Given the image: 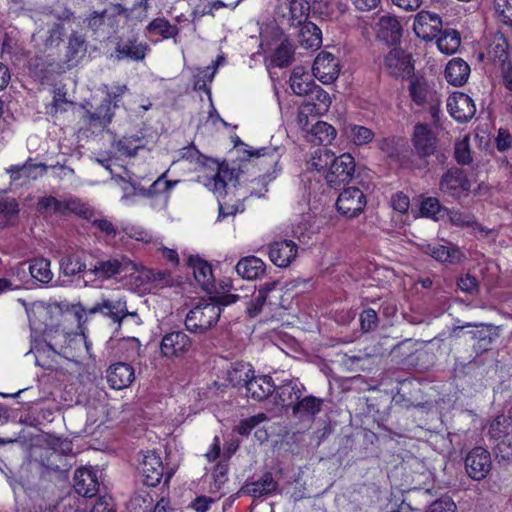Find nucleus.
I'll return each mask as SVG.
<instances>
[{
    "mask_svg": "<svg viewBox=\"0 0 512 512\" xmlns=\"http://www.w3.org/2000/svg\"><path fill=\"white\" fill-rule=\"evenodd\" d=\"M267 298L261 293H257L248 303H247V313L251 318L256 317L263 309L264 304L266 303Z\"/></svg>",
    "mask_w": 512,
    "mask_h": 512,
    "instance_id": "61",
    "label": "nucleus"
},
{
    "mask_svg": "<svg viewBox=\"0 0 512 512\" xmlns=\"http://www.w3.org/2000/svg\"><path fill=\"white\" fill-rule=\"evenodd\" d=\"M455 510V503L450 498L446 497L435 501L431 505L429 512H455Z\"/></svg>",
    "mask_w": 512,
    "mask_h": 512,
    "instance_id": "64",
    "label": "nucleus"
},
{
    "mask_svg": "<svg viewBox=\"0 0 512 512\" xmlns=\"http://www.w3.org/2000/svg\"><path fill=\"white\" fill-rule=\"evenodd\" d=\"M449 220L450 222L457 227H470L474 224L475 217L470 213L460 212V211H450L449 212Z\"/></svg>",
    "mask_w": 512,
    "mask_h": 512,
    "instance_id": "55",
    "label": "nucleus"
},
{
    "mask_svg": "<svg viewBox=\"0 0 512 512\" xmlns=\"http://www.w3.org/2000/svg\"><path fill=\"white\" fill-rule=\"evenodd\" d=\"M306 390L305 386L297 378L286 379L276 386L274 391L277 403L283 407L293 406Z\"/></svg>",
    "mask_w": 512,
    "mask_h": 512,
    "instance_id": "18",
    "label": "nucleus"
},
{
    "mask_svg": "<svg viewBox=\"0 0 512 512\" xmlns=\"http://www.w3.org/2000/svg\"><path fill=\"white\" fill-rule=\"evenodd\" d=\"M254 373L250 365L241 364L228 371V380L235 387L243 385L246 388Z\"/></svg>",
    "mask_w": 512,
    "mask_h": 512,
    "instance_id": "41",
    "label": "nucleus"
},
{
    "mask_svg": "<svg viewBox=\"0 0 512 512\" xmlns=\"http://www.w3.org/2000/svg\"><path fill=\"white\" fill-rule=\"evenodd\" d=\"M130 266L134 268L135 265L126 257L100 259L90 265L87 274L100 280H107L127 271Z\"/></svg>",
    "mask_w": 512,
    "mask_h": 512,
    "instance_id": "12",
    "label": "nucleus"
},
{
    "mask_svg": "<svg viewBox=\"0 0 512 512\" xmlns=\"http://www.w3.org/2000/svg\"><path fill=\"white\" fill-rule=\"evenodd\" d=\"M441 210L440 202L437 198L428 197L422 201L420 211L425 217L437 219V214Z\"/></svg>",
    "mask_w": 512,
    "mask_h": 512,
    "instance_id": "54",
    "label": "nucleus"
},
{
    "mask_svg": "<svg viewBox=\"0 0 512 512\" xmlns=\"http://www.w3.org/2000/svg\"><path fill=\"white\" fill-rule=\"evenodd\" d=\"M295 48L288 39H283L275 48L271 57V64L275 67L283 68L292 64L294 60Z\"/></svg>",
    "mask_w": 512,
    "mask_h": 512,
    "instance_id": "35",
    "label": "nucleus"
},
{
    "mask_svg": "<svg viewBox=\"0 0 512 512\" xmlns=\"http://www.w3.org/2000/svg\"><path fill=\"white\" fill-rule=\"evenodd\" d=\"M497 19L505 25H512V0H494Z\"/></svg>",
    "mask_w": 512,
    "mask_h": 512,
    "instance_id": "48",
    "label": "nucleus"
},
{
    "mask_svg": "<svg viewBox=\"0 0 512 512\" xmlns=\"http://www.w3.org/2000/svg\"><path fill=\"white\" fill-rule=\"evenodd\" d=\"M235 269L242 278L252 280L264 275L266 265L258 257L247 256L238 261Z\"/></svg>",
    "mask_w": 512,
    "mask_h": 512,
    "instance_id": "31",
    "label": "nucleus"
},
{
    "mask_svg": "<svg viewBox=\"0 0 512 512\" xmlns=\"http://www.w3.org/2000/svg\"><path fill=\"white\" fill-rule=\"evenodd\" d=\"M251 156H255L258 159L263 158L260 164L267 163L274 167V170L278 166L281 154L278 147H262L253 152H250Z\"/></svg>",
    "mask_w": 512,
    "mask_h": 512,
    "instance_id": "46",
    "label": "nucleus"
},
{
    "mask_svg": "<svg viewBox=\"0 0 512 512\" xmlns=\"http://www.w3.org/2000/svg\"><path fill=\"white\" fill-rule=\"evenodd\" d=\"M477 329L476 330H472L470 331L469 333L471 334V337L473 339H476L478 340L479 342V347L483 350H487L488 349V346L491 344L492 342V333H491V329H492V325H483L481 324L480 326L478 325H474Z\"/></svg>",
    "mask_w": 512,
    "mask_h": 512,
    "instance_id": "51",
    "label": "nucleus"
},
{
    "mask_svg": "<svg viewBox=\"0 0 512 512\" xmlns=\"http://www.w3.org/2000/svg\"><path fill=\"white\" fill-rule=\"evenodd\" d=\"M19 214V204L13 197H0V218L6 222L16 219Z\"/></svg>",
    "mask_w": 512,
    "mask_h": 512,
    "instance_id": "45",
    "label": "nucleus"
},
{
    "mask_svg": "<svg viewBox=\"0 0 512 512\" xmlns=\"http://www.w3.org/2000/svg\"><path fill=\"white\" fill-rule=\"evenodd\" d=\"M189 267L193 270V275L197 283L206 291L213 287L214 277L211 265L199 258L190 256L188 259Z\"/></svg>",
    "mask_w": 512,
    "mask_h": 512,
    "instance_id": "25",
    "label": "nucleus"
},
{
    "mask_svg": "<svg viewBox=\"0 0 512 512\" xmlns=\"http://www.w3.org/2000/svg\"><path fill=\"white\" fill-rule=\"evenodd\" d=\"M414 32H457L455 29L442 30V21L439 15L429 11L419 12L413 23Z\"/></svg>",
    "mask_w": 512,
    "mask_h": 512,
    "instance_id": "27",
    "label": "nucleus"
},
{
    "mask_svg": "<svg viewBox=\"0 0 512 512\" xmlns=\"http://www.w3.org/2000/svg\"><path fill=\"white\" fill-rule=\"evenodd\" d=\"M278 489V482L271 472H265L259 479L246 483L244 490L253 498L269 496Z\"/></svg>",
    "mask_w": 512,
    "mask_h": 512,
    "instance_id": "23",
    "label": "nucleus"
},
{
    "mask_svg": "<svg viewBox=\"0 0 512 512\" xmlns=\"http://www.w3.org/2000/svg\"><path fill=\"white\" fill-rule=\"evenodd\" d=\"M47 168L46 164L36 163L32 158H28L22 165L7 168L6 173L9 174L11 184L22 186L44 176Z\"/></svg>",
    "mask_w": 512,
    "mask_h": 512,
    "instance_id": "10",
    "label": "nucleus"
},
{
    "mask_svg": "<svg viewBox=\"0 0 512 512\" xmlns=\"http://www.w3.org/2000/svg\"><path fill=\"white\" fill-rule=\"evenodd\" d=\"M377 313L373 309H366L360 315L361 329L364 332H369L377 327Z\"/></svg>",
    "mask_w": 512,
    "mask_h": 512,
    "instance_id": "58",
    "label": "nucleus"
},
{
    "mask_svg": "<svg viewBox=\"0 0 512 512\" xmlns=\"http://www.w3.org/2000/svg\"><path fill=\"white\" fill-rule=\"evenodd\" d=\"M120 15L128 17V9L123 7L121 4H111L100 13L94 12L88 18V27L92 30H97L101 28L106 21H108L109 25L112 27L114 18Z\"/></svg>",
    "mask_w": 512,
    "mask_h": 512,
    "instance_id": "32",
    "label": "nucleus"
},
{
    "mask_svg": "<svg viewBox=\"0 0 512 512\" xmlns=\"http://www.w3.org/2000/svg\"><path fill=\"white\" fill-rule=\"evenodd\" d=\"M191 344V339L184 332L175 331L162 338L160 349L165 357H179L189 351Z\"/></svg>",
    "mask_w": 512,
    "mask_h": 512,
    "instance_id": "16",
    "label": "nucleus"
},
{
    "mask_svg": "<svg viewBox=\"0 0 512 512\" xmlns=\"http://www.w3.org/2000/svg\"><path fill=\"white\" fill-rule=\"evenodd\" d=\"M412 145L419 163L412 164L414 168H425L428 165L427 158L436 152L438 139L429 125L417 123L412 134Z\"/></svg>",
    "mask_w": 512,
    "mask_h": 512,
    "instance_id": "4",
    "label": "nucleus"
},
{
    "mask_svg": "<svg viewBox=\"0 0 512 512\" xmlns=\"http://www.w3.org/2000/svg\"><path fill=\"white\" fill-rule=\"evenodd\" d=\"M414 352V343L411 339H406L397 343L391 350V353L402 359L410 357Z\"/></svg>",
    "mask_w": 512,
    "mask_h": 512,
    "instance_id": "59",
    "label": "nucleus"
},
{
    "mask_svg": "<svg viewBox=\"0 0 512 512\" xmlns=\"http://www.w3.org/2000/svg\"><path fill=\"white\" fill-rule=\"evenodd\" d=\"M345 132L348 138L358 146L365 145L374 138V132L361 125L350 124L346 127Z\"/></svg>",
    "mask_w": 512,
    "mask_h": 512,
    "instance_id": "39",
    "label": "nucleus"
},
{
    "mask_svg": "<svg viewBox=\"0 0 512 512\" xmlns=\"http://www.w3.org/2000/svg\"><path fill=\"white\" fill-rule=\"evenodd\" d=\"M470 75V67L461 58H453L445 68V78L448 83L455 87L463 86Z\"/></svg>",
    "mask_w": 512,
    "mask_h": 512,
    "instance_id": "26",
    "label": "nucleus"
},
{
    "mask_svg": "<svg viewBox=\"0 0 512 512\" xmlns=\"http://www.w3.org/2000/svg\"><path fill=\"white\" fill-rule=\"evenodd\" d=\"M74 489L83 497H93L99 490L96 472L91 468H79L74 474Z\"/></svg>",
    "mask_w": 512,
    "mask_h": 512,
    "instance_id": "20",
    "label": "nucleus"
},
{
    "mask_svg": "<svg viewBox=\"0 0 512 512\" xmlns=\"http://www.w3.org/2000/svg\"><path fill=\"white\" fill-rule=\"evenodd\" d=\"M90 512H116L112 497L108 495L101 496Z\"/></svg>",
    "mask_w": 512,
    "mask_h": 512,
    "instance_id": "63",
    "label": "nucleus"
},
{
    "mask_svg": "<svg viewBox=\"0 0 512 512\" xmlns=\"http://www.w3.org/2000/svg\"><path fill=\"white\" fill-rule=\"evenodd\" d=\"M87 45L83 34H71L67 45V62L74 66L86 54Z\"/></svg>",
    "mask_w": 512,
    "mask_h": 512,
    "instance_id": "34",
    "label": "nucleus"
},
{
    "mask_svg": "<svg viewBox=\"0 0 512 512\" xmlns=\"http://www.w3.org/2000/svg\"><path fill=\"white\" fill-rule=\"evenodd\" d=\"M168 171L162 173L150 186L149 193L150 194H159L166 193L173 189L176 184L179 182L178 180H167Z\"/></svg>",
    "mask_w": 512,
    "mask_h": 512,
    "instance_id": "53",
    "label": "nucleus"
},
{
    "mask_svg": "<svg viewBox=\"0 0 512 512\" xmlns=\"http://www.w3.org/2000/svg\"><path fill=\"white\" fill-rule=\"evenodd\" d=\"M409 91L412 100L419 106H423L428 100L434 99L436 93L422 79H414L410 82Z\"/></svg>",
    "mask_w": 512,
    "mask_h": 512,
    "instance_id": "37",
    "label": "nucleus"
},
{
    "mask_svg": "<svg viewBox=\"0 0 512 512\" xmlns=\"http://www.w3.org/2000/svg\"><path fill=\"white\" fill-rule=\"evenodd\" d=\"M143 144H133L131 138H122L117 143V149L123 155L134 156Z\"/></svg>",
    "mask_w": 512,
    "mask_h": 512,
    "instance_id": "62",
    "label": "nucleus"
},
{
    "mask_svg": "<svg viewBox=\"0 0 512 512\" xmlns=\"http://www.w3.org/2000/svg\"><path fill=\"white\" fill-rule=\"evenodd\" d=\"M447 108L450 115L460 123L468 122L476 113L473 99L463 92L449 96Z\"/></svg>",
    "mask_w": 512,
    "mask_h": 512,
    "instance_id": "13",
    "label": "nucleus"
},
{
    "mask_svg": "<svg viewBox=\"0 0 512 512\" xmlns=\"http://www.w3.org/2000/svg\"><path fill=\"white\" fill-rule=\"evenodd\" d=\"M60 269L65 276H75L81 272H87V265L78 254H68L60 261Z\"/></svg>",
    "mask_w": 512,
    "mask_h": 512,
    "instance_id": "38",
    "label": "nucleus"
},
{
    "mask_svg": "<svg viewBox=\"0 0 512 512\" xmlns=\"http://www.w3.org/2000/svg\"><path fill=\"white\" fill-rule=\"evenodd\" d=\"M454 158L460 165H470L473 162V156L470 148V137L457 139L454 144Z\"/></svg>",
    "mask_w": 512,
    "mask_h": 512,
    "instance_id": "40",
    "label": "nucleus"
},
{
    "mask_svg": "<svg viewBox=\"0 0 512 512\" xmlns=\"http://www.w3.org/2000/svg\"><path fill=\"white\" fill-rule=\"evenodd\" d=\"M323 402V399L312 395L300 398L292 406V414L294 417L299 419H314V417L322 410Z\"/></svg>",
    "mask_w": 512,
    "mask_h": 512,
    "instance_id": "29",
    "label": "nucleus"
},
{
    "mask_svg": "<svg viewBox=\"0 0 512 512\" xmlns=\"http://www.w3.org/2000/svg\"><path fill=\"white\" fill-rule=\"evenodd\" d=\"M460 45V34H441V36L437 39L438 49L447 55L455 53Z\"/></svg>",
    "mask_w": 512,
    "mask_h": 512,
    "instance_id": "44",
    "label": "nucleus"
},
{
    "mask_svg": "<svg viewBox=\"0 0 512 512\" xmlns=\"http://www.w3.org/2000/svg\"><path fill=\"white\" fill-rule=\"evenodd\" d=\"M216 71V67H206L205 69L199 70L198 73L194 75V90L203 91L211 98V90L208 83L213 81Z\"/></svg>",
    "mask_w": 512,
    "mask_h": 512,
    "instance_id": "43",
    "label": "nucleus"
},
{
    "mask_svg": "<svg viewBox=\"0 0 512 512\" xmlns=\"http://www.w3.org/2000/svg\"><path fill=\"white\" fill-rule=\"evenodd\" d=\"M374 29L377 32H401V25L398 19L390 13L378 17Z\"/></svg>",
    "mask_w": 512,
    "mask_h": 512,
    "instance_id": "47",
    "label": "nucleus"
},
{
    "mask_svg": "<svg viewBox=\"0 0 512 512\" xmlns=\"http://www.w3.org/2000/svg\"><path fill=\"white\" fill-rule=\"evenodd\" d=\"M222 309L213 298L201 300L186 315V329L192 333L203 334L217 324Z\"/></svg>",
    "mask_w": 512,
    "mask_h": 512,
    "instance_id": "3",
    "label": "nucleus"
},
{
    "mask_svg": "<svg viewBox=\"0 0 512 512\" xmlns=\"http://www.w3.org/2000/svg\"><path fill=\"white\" fill-rule=\"evenodd\" d=\"M315 85V82L310 79L309 75H306L303 80H296L290 82V87L294 94L299 96H305L309 91H311L312 86Z\"/></svg>",
    "mask_w": 512,
    "mask_h": 512,
    "instance_id": "60",
    "label": "nucleus"
},
{
    "mask_svg": "<svg viewBox=\"0 0 512 512\" xmlns=\"http://www.w3.org/2000/svg\"><path fill=\"white\" fill-rule=\"evenodd\" d=\"M213 164L216 167V173L208 179L205 185L220 197L226 195V186L233 179V170L224 163L213 162Z\"/></svg>",
    "mask_w": 512,
    "mask_h": 512,
    "instance_id": "28",
    "label": "nucleus"
},
{
    "mask_svg": "<svg viewBox=\"0 0 512 512\" xmlns=\"http://www.w3.org/2000/svg\"><path fill=\"white\" fill-rule=\"evenodd\" d=\"M496 36L497 37L491 45L490 53L493 54L494 58L498 59L502 65H504L508 59V43L504 34H496Z\"/></svg>",
    "mask_w": 512,
    "mask_h": 512,
    "instance_id": "50",
    "label": "nucleus"
},
{
    "mask_svg": "<svg viewBox=\"0 0 512 512\" xmlns=\"http://www.w3.org/2000/svg\"><path fill=\"white\" fill-rule=\"evenodd\" d=\"M335 137V128L324 121H316L311 125L309 132L306 134L307 141L313 145L330 144Z\"/></svg>",
    "mask_w": 512,
    "mask_h": 512,
    "instance_id": "30",
    "label": "nucleus"
},
{
    "mask_svg": "<svg viewBox=\"0 0 512 512\" xmlns=\"http://www.w3.org/2000/svg\"><path fill=\"white\" fill-rule=\"evenodd\" d=\"M340 65L338 59L331 53L322 51L315 58L312 66V74L321 83L328 85L339 76Z\"/></svg>",
    "mask_w": 512,
    "mask_h": 512,
    "instance_id": "11",
    "label": "nucleus"
},
{
    "mask_svg": "<svg viewBox=\"0 0 512 512\" xmlns=\"http://www.w3.org/2000/svg\"><path fill=\"white\" fill-rule=\"evenodd\" d=\"M379 42L390 48L384 57V68L394 78L410 77L414 71L411 54L402 47V34H377Z\"/></svg>",
    "mask_w": 512,
    "mask_h": 512,
    "instance_id": "2",
    "label": "nucleus"
},
{
    "mask_svg": "<svg viewBox=\"0 0 512 512\" xmlns=\"http://www.w3.org/2000/svg\"><path fill=\"white\" fill-rule=\"evenodd\" d=\"M366 206L364 193L357 187L345 188L338 196L336 207L347 218L358 216Z\"/></svg>",
    "mask_w": 512,
    "mask_h": 512,
    "instance_id": "8",
    "label": "nucleus"
},
{
    "mask_svg": "<svg viewBox=\"0 0 512 512\" xmlns=\"http://www.w3.org/2000/svg\"><path fill=\"white\" fill-rule=\"evenodd\" d=\"M68 213H74L86 219H89L92 215L89 207L80 199L74 197H69L62 200L61 215H66Z\"/></svg>",
    "mask_w": 512,
    "mask_h": 512,
    "instance_id": "42",
    "label": "nucleus"
},
{
    "mask_svg": "<svg viewBox=\"0 0 512 512\" xmlns=\"http://www.w3.org/2000/svg\"><path fill=\"white\" fill-rule=\"evenodd\" d=\"M310 0H291L289 3L290 28L299 29V32H321L322 28L309 21Z\"/></svg>",
    "mask_w": 512,
    "mask_h": 512,
    "instance_id": "7",
    "label": "nucleus"
},
{
    "mask_svg": "<svg viewBox=\"0 0 512 512\" xmlns=\"http://www.w3.org/2000/svg\"><path fill=\"white\" fill-rule=\"evenodd\" d=\"M114 116L110 99H105L94 112L87 111L85 121L92 129L103 130L112 121Z\"/></svg>",
    "mask_w": 512,
    "mask_h": 512,
    "instance_id": "24",
    "label": "nucleus"
},
{
    "mask_svg": "<svg viewBox=\"0 0 512 512\" xmlns=\"http://www.w3.org/2000/svg\"><path fill=\"white\" fill-rule=\"evenodd\" d=\"M318 153V156L313 158V166L318 171L328 167L325 178L329 187L339 189L342 185L350 183L355 173V161L350 154L343 153L335 157L334 153L327 149L319 150Z\"/></svg>",
    "mask_w": 512,
    "mask_h": 512,
    "instance_id": "1",
    "label": "nucleus"
},
{
    "mask_svg": "<svg viewBox=\"0 0 512 512\" xmlns=\"http://www.w3.org/2000/svg\"><path fill=\"white\" fill-rule=\"evenodd\" d=\"M492 467L490 453L482 448H473L465 458V470L468 476L476 481L483 480Z\"/></svg>",
    "mask_w": 512,
    "mask_h": 512,
    "instance_id": "9",
    "label": "nucleus"
},
{
    "mask_svg": "<svg viewBox=\"0 0 512 512\" xmlns=\"http://www.w3.org/2000/svg\"><path fill=\"white\" fill-rule=\"evenodd\" d=\"M439 188L444 194L460 199L469 194L471 183L463 169L452 167L441 176Z\"/></svg>",
    "mask_w": 512,
    "mask_h": 512,
    "instance_id": "6",
    "label": "nucleus"
},
{
    "mask_svg": "<svg viewBox=\"0 0 512 512\" xmlns=\"http://www.w3.org/2000/svg\"><path fill=\"white\" fill-rule=\"evenodd\" d=\"M305 97L306 100L304 104L311 106L315 115L326 113L331 105L329 94L317 84L312 86L311 91H309Z\"/></svg>",
    "mask_w": 512,
    "mask_h": 512,
    "instance_id": "33",
    "label": "nucleus"
},
{
    "mask_svg": "<svg viewBox=\"0 0 512 512\" xmlns=\"http://www.w3.org/2000/svg\"><path fill=\"white\" fill-rule=\"evenodd\" d=\"M106 377L111 388L121 390L134 381V368L128 363L118 362L107 369Z\"/></svg>",
    "mask_w": 512,
    "mask_h": 512,
    "instance_id": "19",
    "label": "nucleus"
},
{
    "mask_svg": "<svg viewBox=\"0 0 512 512\" xmlns=\"http://www.w3.org/2000/svg\"><path fill=\"white\" fill-rule=\"evenodd\" d=\"M316 117L317 115L314 114V110L311 106L305 105L304 103L301 104L298 115H297V123L298 126L306 132V134L309 132V129L311 128L309 117Z\"/></svg>",
    "mask_w": 512,
    "mask_h": 512,
    "instance_id": "56",
    "label": "nucleus"
},
{
    "mask_svg": "<svg viewBox=\"0 0 512 512\" xmlns=\"http://www.w3.org/2000/svg\"><path fill=\"white\" fill-rule=\"evenodd\" d=\"M50 265V260L46 258H35L30 261L28 270L33 279L42 284H48L53 278Z\"/></svg>",
    "mask_w": 512,
    "mask_h": 512,
    "instance_id": "36",
    "label": "nucleus"
},
{
    "mask_svg": "<svg viewBox=\"0 0 512 512\" xmlns=\"http://www.w3.org/2000/svg\"><path fill=\"white\" fill-rule=\"evenodd\" d=\"M422 251L439 262L458 263L463 258L462 252L452 244H426Z\"/></svg>",
    "mask_w": 512,
    "mask_h": 512,
    "instance_id": "22",
    "label": "nucleus"
},
{
    "mask_svg": "<svg viewBox=\"0 0 512 512\" xmlns=\"http://www.w3.org/2000/svg\"><path fill=\"white\" fill-rule=\"evenodd\" d=\"M246 389L247 397L256 401H262L271 396L276 390V385L269 375L252 376L248 381Z\"/></svg>",
    "mask_w": 512,
    "mask_h": 512,
    "instance_id": "21",
    "label": "nucleus"
},
{
    "mask_svg": "<svg viewBox=\"0 0 512 512\" xmlns=\"http://www.w3.org/2000/svg\"><path fill=\"white\" fill-rule=\"evenodd\" d=\"M298 247L292 240L274 241L269 245V258L280 268L288 267L297 256Z\"/></svg>",
    "mask_w": 512,
    "mask_h": 512,
    "instance_id": "14",
    "label": "nucleus"
},
{
    "mask_svg": "<svg viewBox=\"0 0 512 512\" xmlns=\"http://www.w3.org/2000/svg\"><path fill=\"white\" fill-rule=\"evenodd\" d=\"M148 45L140 42L134 36L120 38L116 43L114 57L116 60L129 59L132 61H141L145 58Z\"/></svg>",
    "mask_w": 512,
    "mask_h": 512,
    "instance_id": "15",
    "label": "nucleus"
},
{
    "mask_svg": "<svg viewBox=\"0 0 512 512\" xmlns=\"http://www.w3.org/2000/svg\"><path fill=\"white\" fill-rule=\"evenodd\" d=\"M141 473L145 485L155 487L163 477V464L160 456L154 451H147L141 462Z\"/></svg>",
    "mask_w": 512,
    "mask_h": 512,
    "instance_id": "17",
    "label": "nucleus"
},
{
    "mask_svg": "<svg viewBox=\"0 0 512 512\" xmlns=\"http://www.w3.org/2000/svg\"><path fill=\"white\" fill-rule=\"evenodd\" d=\"M266 419L267 416L264 413H260L249 418L243 419L238 424L236 431L240 435L247 436L258 424L264 422Z\"/></svg>",
    "mask_w": 512,
    "mask_h": 512,
    "instance_id": "52",
    "label": "nucleus"
},
{
    "mask_svg": "<svg viewBox=\"0 0 512 512\" xmlns=\"http://www.w3.org/2000/svg\"><path fill=\"white\" fill-rule=\"evenodd\" d=\"M300 46L307 50H318L322 45V34H298Z\"/></svg>",
    "mask_w": 512,
    "mask_h": 512,
    "instance_id": "57",
    "label": "nucleus"
},
{
    "mask_svg": "<svg viewBox=\"0 0 512 512\" xmlns=\"http://www.w3.org/2000/svg\"><path fill=\"white\" fill-rule=\"evenodd\" d=\"M85 312L87 315L100 313L117 324L118 328L121 327L125 318H138L137 312L128 310L125 297L101 298L100 301L96 302L90 308H87Z\"/></svg>",
    "mask_w": 512,
    "mask_h": 512,
    "instance_id": "5",
    "label": "nucleus"
},
{
    "mask_svg": "<svg viewBox=\"0 0 512 512\" xmlns=\"http://www.w3.org/2000/svg\"><path fill=\"white\" fill-rule=\"evenodd\" d=\"M37 210L42 214H60L62 211V200L53 196H46L39 199Z\"/></svg>",
    "mask_w": 512,
    "mask_h": 512,
    "instance_id": "49",
    "label": "nucleus"
}]
</instances>
